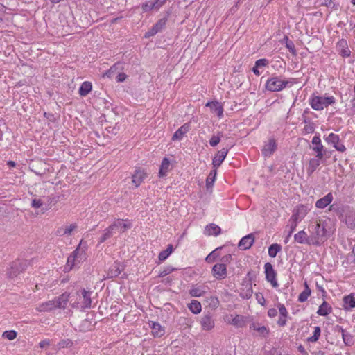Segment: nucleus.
Wrapping results in <instances>:
<instances>
[{
	"mask_svg": "<svg viewBox=\"0 0 355 355\" xmlns=\"http://www.w3.org/2000/svg\"><path fill=\"white\" fill-rule=\"evenodd\" d=\"M309 232L312 235L316 246H320L328 239L334 230L330 227L329 218L318 217L313 219L309 225Z\"/></svg>",
	"mask_w": 355,
	"mask_h": 355,
	"instance_id": "nucleus-1",
	"label": "nucleus"
},
{
	"mask_svg": "<svg viewBox=\"0 0 355 355\" xmlns=\"http://www.w3.org/2000/svg\"><path fill=\"white\" fill-rule=\"evenodd\" d=\"M92 293L85 289L77 291L71 296V306L73 309L85 310L92 306Z\"/></svg>",
	"mask_w": 355,
	"mask_h": 355,
	"instance_id": "nucleus-2",
	"label": "nucleus"
},
{
	"mask_svg": "<svg viewBox=\"0 0 355 355\" xmlns=\"http://www.w3.org/2000/svg\"><path fill=\"white\" fill-rule=\"evenodd\" d=\"M309 101H311V107L316 111H322L329 105L336 103V98L334 96H313Z\"/></svg>",
	"mask_w": 355,
	"mask_h": 355,
	"instance_id": "nucleus-3",
	"label": "nucleus"
},
{
	"mask_svg": "<svg viewBox=\"0 0 355 355\" xmlns=\"http://www.w3.org/2000/svg\"><path fill=\"white\" fill-rule=\"evenodd\" d=\"M289 81L287 80H282L279 76H272L266 82L265 89L270 92H277V91H282L289 84Z\"/></svg>",
	"mask_w": 355,
	"mask_h": 355,
	"instance_id": "nucleus-4",
	"label": "nucleus"
},
{
	"mask_svg": "<svg viewBox=\"0 0 355 355\" xmlns=\"http://www.w3.org/2000/svg\"><path fill=\"white\" fill-rule=\"evenodd\" d=\"M264 270L267 282H268L273 288H277L279 284L277 280V272L275 271L272 265L270 263H265Z\"/></svg>",
	"mask_w": 355,
	"mask_h": 355,
	"instance_id": "nucleus-5",
	"label": "nucleus"
},
{
	"mask_svg": "<svg viewBox=\"0 0 355 355\" xmlns=\"http://www.w3.org/2000/svg\"><path fill=\"white\" fill-rule=\"evenodd\" d=\"M294 239L300 244L316 246V243H315V241L311 236V234L308 235L304 230H300L298 232L295 233L294 235Z\"/></svg>",
	"mask_w": 355,
	"mask_h": 355,
	"instance_id": "nucleus-6",
	"label": "nucleus"
},
{
	"mask_svg": "<svg viewBox=\"0 0 355 355\" xmlns=\"http://www.w3.org/2000/svg\"><path fill=\"white\" fill-rule=\"evenodd\" d=\"M132 225L130 220L116 219L110 225L114 233H123L132 227Z\"/></svg>",
	"mask_w": 355,
	"mask_h": 355,
	"instance_id": "nucleus-7",
	"label": "nucleus"
},
{
	"mask_svg": "<svg viewBox=\"0 0 355 355\" xmlns=\"http://www.w3.org/2000/svg\"><path fill=\"white\" fill-rule=\"evenodd\" d=\"M312 146L311 149L316 153V156L319 158H323L325 154L324 146L322 144L321 139L319 135H315L312 139Z\"/></svg>",
	"mask_w": 355,
	"mask_h": 355,
	"instance_id": "nucleus-8",
	"label": "nucleus"
},
{
	"mask_svg": "<svg viewBox=\"0 0 355 355\" xmlns=\"http://www.w3.org/2000/svg\"><path fill=\"white\" fill-rule=\"evenodd\" d=\"M277 148V143L276 139L275 138H270L263 144L261 148V153L266 157H270L275 153Z\"/></svg>",
	"mask_w": 355,
	"mask_h": 355,
	"instance_id": "nucleus-9",
	"label": "nucleus"
},
{
	"mask_svg": "<svg viewBox=\"0 0 355 355\" xmlns=\"http://www.w3.org/2000/svg\"><path fill=\"white\" fill-rule=\"evenodd\" d=\"M224 320L227 324H232L236 327H243L245 324V318L239 314L236 315L232 314L226 315Z\"/></svg>",
	"mask_w": 355,
	"mask_h": 355,
	"instance_id": "nucleus-10",
	"label": "nucleus"
},
{
	"mask_svg": "<svg viewBox=\"0 0 355 355\" xmlns=\"http://www.w3.org/2000/svg\"><path fill=\"white\" fill-rule=\"evenodd\" d=\"M213 276L219 280L223 279L227 275V268L224 263L215 264L211 270Z\"/></svg>",
	"mask_w": 355,
	"mask_h": 355,
	"instance_id": "nucleus-11",
	"label": "nucleus"
},
{
	"mask_svg": "<svg viewBox=\"0 0 355 355\" xmlns=\"http://www.w3.org/2000/svg\"><path fill=\"white\" fill-rule=\"evenodd\" d=\"M255 236L253 233L244 236L239 243V248L242 250L250 249L254 243Z\"/></svg>",
	"mask_w": 355,
	"mask_h": 355,
	"instance_id": "nucleus-12",
	"label": "nucleus"
},
{
	"mask_svg": "<svg viewBox=\"0 0 355 355\" xmlns=\"http://www.w3.org/2000/svg\"><path fill=\"white\" fill-rule=\"evenodd\" d=\"M71 296L69 293H64L53 299L57 309H66L67 304L71 301Z\"/></svg>",
	"mask_w": 355,
	"mask_h": 355,
	"instance_id": "nucleus-13",
	"label": "nucleus"
},
{
	"mask_svg": "<svg viewBox=\"0 0 355 355\" xmlns=\"http://www.w3.org/2000/svg\"><path fill=\"white\" fill-rule=\"evenodd\" d=\"M227 153L228 150L226 148H222L220 150L216 153L212 160V165L214 168L217 169L221 165Z\"/></svg>",
	"mask_w": 355,
	"mask_h": 355,
	"instance_id": "nucleus-14",
	"label": "nucleus"
},
{
	"mask_svg": "<svg viewBox=\"0 0 355 355\" xmlns=\"http://www.w3.org/2000/svg\"><path fill=\"white\" fill-rule=\"evenodd\" d=\"M78 226L76 223H72L61 226L56 230V235L58 236H70L73 231H76Z\"/></svg>",
	"mask_w": 355,
	"mask_h": 355,
	"instance_id": "nucleus-15",
	"label": "nucleus"
},
{
	"mask_svg": "<svg viewBox=\"0 0 355 355\" xmlns=\"http://www.w3.org/2000/svg\"><path fill=\"white\" fill-rule=\"evenodd\" d=\"M146 178V173L140 168L135 171L132 176V183L135 188H137Z\"/></svg>",
	"mask_w": 355,
	"mask_h": 355,
	"instance_id": "nucleus-16",
	"label": "nucleus"
},
{
	"mask_svg": "<svg viewBox=\"0 0 355 355\" xmlns=\"http://www.w3.org/2000/svg\"><path fill=\"white\" fill-rule=\"evenodd\" d=\"M205 106L210 108L211 112L216 114L219 119L223 118L224 110L223 106L220 103L217 101H209L205 104Z\"/></svg>",
	"mask_w": 355,
	"mask_h": 355,
	"instance_id": "nucleus-17",
	"label": "nucleus"
},
{
	"mask_svg": "<svg viewBox=\"0 0 355 355\" xmlns=\"http://www.w3.org/2000/svg\"><path fill=\"white\" fill-rule=\"evenodd\" d=\"M343 306L345 311H349L355 309V293H351L345 295L343 298Z\"/></svg>",
	"mask_w": 355,
	"mask_h": 355,
	"instance_id": "nucleus-18",
	"label": "nucleus"
},
{
	"mask_svg": "<svg viewBox=\"0 0 355 355\" xmlns=\"http://www.w3.org/2000/svg\"><path fill=\"white\" fill-rule=\"evenodd\" d=\"M172 162L167 157L163 158L159 170V176H165L170 171L173 169Z\"/></svg>",
	"mask_w": 355,
	"mask_h": 355,
	"instance_id": "nucleus-19",
	"label": "nucleus"
},
{
	"mask_svg": "<svg viewBox=\"0 0 355 355\" xmlns=\"http://www.w3.org/2000/svg\"><path fill=\"white\" fill-rule=\"evenodd\" d=\"M323 158H319L317 156L313 158H311L308 162L306 167V173L309 175H311L314 171L317 170L321 164V160Z\"/></svg>",
	"mask_w": 355,
	"mask_h": 355,
	"instance_id": "nucleus-20",
	"label": "nucleus"
},
{
	"mask_svg": "<svg viewBox=\"0 0 355 355\" xmlns=\"http://www.w3.org/2000/svg\"><path fill=\"white\" fill-rule=\"evenodd\" d=\"M334 200V196L331 193H327L324 197L318 200L315 202V207L318 209L326 208Z\"/></svg>",
	"mask_w": 355,
	"mask_h": 355,
	"instance_id": "nucleus-21",
	"label": "nucleus"
},
{
	"mask_svg": "<svg viewBox=\"0 0 355 355\" xmlns=\"http://www.w3.org/2000/svg\"><path fill=\"white\" fill-rule=\"evenodd\" d=\"M309 209L308 208L303 205H300L297 207L292 218L296 221H300L302 220L306 214L308 213Z\"/></svg>",
	"mask_w": 355,
	"mask_h": 355,
	"instance_id": "nucleus-22",
	"label": "nucleus"
},
{
	"mask_svg": "<svg viewBox=\"0 0 355 355\" xmlns=\"http://www.w3.org/2000/svg\"><path fill=\"white\" fill-rule=\"evenodd\" d=\"M191 129L189 123L183 124L180 128H178L173 134L172 140H181L184 135L187 134Z\"/></svg>",
	"mask_w": 355,
	"mask_h": 355,
	"instance_id": "nucleus-23",
	"label": "nucleus"
},
{
	"mask_svg": "<svg viewBox=\"0 0 355 355\" xmlns=\"http://www.w3.org/2000/svg\"><path fill=\"white\" fill-rule=\"evenodd\" d=\"M57 309L53 299L45 302H42L37 305L35 309L37 311H51Z\"/></svg>",
	"mask_w": 355,
	"mask_h": 355,
	"instance_id": "nucleus-24",
	"label": "nucleus"
},
{
	"mask_svg": "<svg viewBox=\"0 0 355 355\" xmlns=\"http://www.w3.org/2000/svg\"><path fill=\"white\" fill-rule=\"evenodd\" d=\"M81 259L80 254V245L72 252V254L67 259V265L71 269L75 265L76 261H80Z\"/></svg>",
	"mask_w": 355,
	"mask_h": 355,
	"instance_id": "nucleus-25",
	"label": "nucleus"
},
{
	"mask_svg": "<svg viewBox=\"0 0 355 355\" xmlns=\"http://www.w3.org/2000/svg\"><path fill=\"white\" fill-rule=\"evenodd\" d=\"M202 329L205 331H211L214 327V321L210 315H205L200 320Z\"/></svg>",
	"mask_w": 355,
	"mask_h": 355,
	"instance_id": "nucleus-26",
	"label": "nucleus"
},
{
	"mask_svg": "<svg viewBox=\"0 0 355 355\" xmlns=\"http://www.w3.org/2000/svg\"><path fill=\"white\" fill-rule=\"evenodd\" d=\"M92 90V84L89 81H85L80 85L78 94L81 96H86Z\"/></svg>",
	"mask_w": 355,
	"mask_h": 355,
	"instance_id": "nucleus-27",
	"label": "nucleus"
},
{
	"mask_svg": "<svg viewBox=\"0 0 355 355\" xmlns=\"http://www.w3.org/2000/svg\"><path fill=\"white\" fill-rule=\"evenodd\" d=\"M220 228L216 224L211 223L207 225L205 228V233L208 236L214 235L218 236L220 233Z\"/></svg>",
	"mask_w": 355,
	"mask_h": 355,
	"instance_id": "nucleus-28",
	"label": "nucleus"
},
{
	"mask_svg": "<svg viewBox=\"0 0 355 355\" xmlns=\"http://www.w3.org/2000/svg\"><path fill=\"white\" fill-rule=\"evenodd\" d=\"M331 313H332V307L324 300L317 311V313L320 315L325 316Z\"/></svg>",
	"mask_w": 355,
	"mask_h": 355,
	"instance_id": "nucleus-29",
	"label": "nucleus"
},
{
	"mask_svg": "<svg viewBox=\"0 0 355 355\" xmlns=\"http://www.w3.org/2000/svg\"><path fill=\"white\" fill-rule=\"evenodd\" d=\"M122 270L120 263L115 261L110 268L108 275L110 277H116L121 272Z\"/></svg>",
	"mask_w": 355,
	"mask_h": 355,
	"instance_id": "nucleus-30",
	"label": "nucleus"
},
{
	"mask_svg": "<svg viewBox=\"0 0 355 355\" xmlns=\"http://www.w3.org/2000/svg\"><path fill=\"white\" fill-rule=\"evenodd\" d=\"M338 46L340 49V53L343 58H347L350 55V51L345 40H341L339 41Z\"/></svg>",
	"mask_w": 355,
	"mask_h": 355,
	"instance_id": "nucleus-31",
	"label": "nucleus"
},
{
	"mask_svg": "<svg viewBox=\"0 0 355 355\" xmlns=\"http://www.w3.org/2000/svg\"><path fill=\"white\" fill-rule=\"evenodd\" d=\"M250 329L258 332L260 335L266 336L269 334L268 328L257 323H253L250 326Z\"/></svg>",
	"mask_w": 355,
	"mask_h": 355,
	"instance_id": "nucleus-32",
	"label": "nucleus"
},
{
	"mask_svg": "<svg viewBox=\"0 0 355 355\" xmlns=\"http://www.w3.org/2000/svg\"><path fill=\"white\" fill-rule=\"evenodd\" d=\"M304 290L302 291L298 296V301L304 302L307 300L308 297L311 295V290L309 288L306 282L304 283Z\"/></svg>",
	"mask_w": 355,
	"mask_h": 355,
	"instance_id": "nucleus-33",
	"label": "nucleus"
},
{
	"mask_svg": "<svg viewBox=\"0 0 355 355\" xmlns=\"http://www.w3.org/2000/svg\"><path fill=\"white\" fill-rule=\"evenodd\" d=\"M114 234V230L110 227V225L107 227L102 233L101 236L99 238L98 243H102L107 241L108 239L111 238Z\"/></svg>",
	"mask_w": 355,
	"mask_h": 355,
	"instance_id": "nucleus-34",
	"label": "nucleus"
},
{
	"mask_svg": "<svg viewBox=\"0 0 355 355\" xmlns=\"http://www.w3.org/2000/svg\"><path fill=\"white\" fill-rule=\"evenodd\" d=\"M187 308L195 314H198L202 311L201 304L196 300H193L190 304H187Z\"/></svg>",
	"mask_w": 355,
	"mask_h": 355,
	"instance_id": "nucleus-35",
	"label": "nucleus"
},
{
	"mask_svg": "<svg viewBox=\"0 0 355 355\" xmlns=\"http://www.w3.org/2000/svg\"><path fill=\"white\" fill-rule=\"evenodd\" d=\"M173 245L170 244L166 247V249L164 251H161L159 253L158 258L159 260L162 261H164L166 258H168L171 254L173 253Z\"/></svg>",
	"mask_w": 355,
	"mask_h": 355,
	"instance_id": "nucleus-36",
	"label": "nucleus"
},
{
	"mask_svg": "<svg viewBox=\"0 0 355 355\" xmlns=\"http://www.w3.org/2000/svg\"><path fill=\"white\" fill-rule=\"evenodd\" d=\"M203 286H193L189 291L190 295L192 297H200L205 293Z\"/></svg>",
	"mask_w": 355,
	"mask_h": 355,
	"instance_id": "nucleus-37",
	"label": "nucleus"
},
{
	"mask_svg": "<svg viewBox=\"0 0 355 355\" xmlns=\"http://www.w3.org/2000/svg\"><path fill=\"white\" fill-rule=\"evenodd\" d=\"M281 250H282L281 245L277 243L270 245L269 246L268 250V255L270 257L274 258L277 256V253L281 251Z\"/></svg>",
	"mask_w": 355,
	"mask_h": 355,
	"instance_id": "nucleus-38",
	"label": "nucleus"
},
{
	"mask_svg": "<svg viewBox=\"0 0 355 355\" xmlns=\"http://www.w3.org/2000/svg\"><path fill=\"white\" fill-rule=\"evenodd\" d=\"M324 139L327 144H331L334 146L340 141L339 135L334 132H330Z\"/></svg>",
	"mask_w": 355,
	"mask_h": 355,
	"instance_id": "nucleus-39",
	"label": "nucleus"
},
{
	"mask_svg": "<svg viewBox=\"0 0 355 355\" xmlns=\"http://www.w3.org/2000/svg\"><path fill=\"white\" fill-rule=\"evenodd\" d=\"M216 174H217V169H216V168H214V170H212L209 173V174H208V177H207V178H206L207 187H209L214 184V182H215Z\"/></svg>",
	"mask_w": 355,
	"mask_h": 355,
	"instance_id": "nucleus-40",
	"label": "nucleus"
},
{
	"mask_svg": "<svg viewBox=\"0 0 355 355\" xmlns=\"http://www.w3.org/2000/svg\"><path fill=\"white\" fill-rule=\"evenodd\" d=\"M321 334V329L320 327H315L313 331V335L307 338V340L311 343H315L318 340Z\"/></svg>",
	"mask_w": 355,
	"mask_h": 355,
	"instance_id": "nucleus-41",
	"label": "nucleus"
},
{
	"mask_svg": "<svg viewBox=\"0 0 355 355\" xmlns=\"http://www.w3.org/2000/svg\"><path fill=\"white\" fill-rule=\"evenodd\" d=\"M17 335V333L16 331L10 330V331H3V334H1V336H3V338H6L8 340H13L16 338Z\"/></svg>",
	"mask_w": 355,
	"mask_h": 355,
	"instance_id": "nucleus-42",
	"label": "nucleus"
},
{
	"mask_svg": "<svg viewBox=\"0 0 355 355\" xmlns=\"http://www.w3.org/2000/svg\"><path fill=\"white\" fill-rule=\"evenodd\" d=\"M208 304L213 309H216L219 306V300L217 297L211 296L208 299Z\"/></svg>",
	"mask_w": 355,
	"mask_h": 355,
	"instance_id": "nucleus-43",
	"label": "nucleus"
},
{
	"mask_svg": "<svg viewBox=\"0 0 355 355\" xmlns=\"http://www.w3.org/2000/svg\"><path fill=\"white\" fill-rule=\"evenodd\" d=\"M286 40H288V37H286ZM286 48L288 50L289 52L292 53L293 55H297L296 49L294 43L292 41H287L286 42Z\"/></svg>",
	"mask_w": 355,
	"mask_h": 355,
	"instance_id": "nucleus-44",
	"label": "nucleus"
},
{
	"mask_svg": "<svg viewBox=\"0 0 355 355\" xmlns=\"http://www.w3.org/2000/svg\"><path fill=\"white\" fill-rule=\"evenodd\" d=\"M220 248H216L214 251L210 252L209 254H208L207 255V257H205V261L208 263H211L213 262L216 258L218 256V254L216 252L217 250H218Z\"/></svg>",
	"mask_w": 355,
	"mask_h": 355,
	"instance_id": "nucleus-45",
	"label": "nucleus"
},
{
	"mask_svg": "<svg viewBox=\"0 0 355 355\" xmlns=\"http://www.w3.org/2000/svg\"><path fill=\"white\" fill-rule=\"evenodd\" d=\"M255 297H256V300H257V302L260 305H261L263 306H264L266 305V300H265L264 296L262 293H256Z\"/></svg>",
	"mask_w": 355,
	"mask_h": 355,
	"instance_id": "nucleus-46",
	"label": "nucleus"
},
{
	"mask_svg": "<svg viewBox=\"0 0 355 355\" xmlns=\"http://www.w3.org/2000/svg\"><path fill=\"white\" fill-rule=\"evenodd\" d=\"M220 141V135H213L210 139L209 143L212 147H215L219 144Z\"/></svg>",
	"mask_w": 355,
	"mask_h": 355,
	"instance_id": "nucleus-47",
	"label": "nucleus"
},
{
	"mask_svg": "<svg viewBox=\"0 0 355 355\" xmlns=\"http://www.w3.org/2000/svg\"><path fill=\"white\" fill-rule=\"evenodd\" d=\"M268 60L266 58H261L259 59L255 62V65H257V67L261 68V67H266L268 64Z\"/></svg>",
	"mask_w": 355,
	"mask_h": 355,
	"instance_id": "nucleus-48",
	"label": "nucleus"
},
{
	"mask_svg": "<svg viewBox=\"0 0 355 355\" xmlns=\"http://www.w3.org/2000/svg\"><path fill=\"white\" fill-rule=\"evenodd\" d=\"M73 342L70 339H64L59 343V345L60 347H71L73 346Z\"/></svg>",
	"mask_w": 355,
	"mask_h": 355,
	"instance_id": "nucleus-49",
	"label": "nucleus"
},
{
	"mask_svg": "<svg viewBox=\"0 0 355 355\" xmlns=\"http://www.w3.org/2000/svg\"><path fill=\"white\" fill-rule=\"evenodd\" d=\"M120 65H121V64L119 62L114 64L112 67H110V69H108L107 71V73H105V75H107V76H110L112 73H114L115 71H116L119 69Z\"/></svg>",
	"mask_w": 355,
	"mask_h": 355,
	"instance_id": "nucleus-50",
	"label": "nucleus"
},
{
	"mask_svg": "<svg viewBox=\"0 0 355 355\" xmlns=\"http://www.w3.org/2000/svg\"><path fill=\"white\" fill-rule=\"evenodd\" d=\"M277 308L280 315L288 316L287 310L284 304L279 303L277 304Z\"/></svg>",
	"mask_w": 355,
	"mask_h": 355,
	"instance_id": "nucleus-51",
	"label": "nucleus"
},
{
	"mask_svg": "<svg viewBox=\"0 0 355 355\" xmlns=\"http://www.w3.org/2000/svg\"><path fill=\"white\" fill-rule=\"evenodd\" d=\"M241 296L243 297V298H246V299H248V298H250V297L252 296V286L250 285L248 286V288L246 291V292L245 293H241Z\"/></svg>",
	"mask_w": 355,
	"mask_h": 355,
	"instance_id": "nucleus-52",
	"label": "nucleus"
},
{
	"mask_svg": "<svg viewBox=\"0 0 355 355\" xmlns=\"http://www.w3.org/2000/svg\"><path fill=\"white\" fill-rule=\"evenodd\" d=\"M42 205V200L37 198L32 200L31 206L35 209H39Z\"/></svg>",
	"mask_w": 355,
	"mask_h": 355,
	"instance_id": "nucleus-53",
	"label": "nucleus"
},
{
	"mask_svg": "<svg viewBox=\"0 0 355 355\" xmlns=\"http://www.w3.org/2000/svg\"><path fill=\"white\" fill-rule=\"evenodd\" d=\"M286 318L287 316L279 315V320L277 321V324L279 327H284L286 324Z\"/></svg>",
	"mask_w": 355,
	"mask_h": 355,
	"instance_id": "nucleus-54",
	"label": "nucleus"
},
{
	"mask_svg": "<svg viewBox=\"0 0 355 355\" xmlns=\"http://www.w3.org/2000/svg\"><path fill=\"white\" fill-rule=\"evenodd\" d=\"M50 345H51V342L48 339L42 340L39 343V347L40 348H46V347H49Z\"/></svg>",
	"mask_w": 355,
	"mask_h": 355,
	"instance_id": "nucleus-55",
	"label": "nucleus"
},
{
	"mask_svg": "<svg viewBox=\"0 0 355 355\" xmlns=\"http://www.w3.org/2000/svg\"><path fill=\"white\" fill-rule=\"evenodd\" d=\"M334 147L338 150V152H344L346 150V148L344 146V144L340 143L338 141L336 145L334 146Z\"/></svg>",
	"mask_w": 355,
	"mask_h": 355,
	"instance_id": "nucleus-56",
	"label": "nucleus"
},
{
	"mask_svg": "<svg viewBox=\"0 0 355 355\" xmlns=\"http://www.w3.org/2000/svg\"><path fill=\"white\" fill-rule=\"evenodd\" d=\"M267 315L268 317L274 318L277 315V311L275 308L269 309L267 311Z\"/></svg>",
	"mask_w": 355,
	"mask_h": 355,
	"instance_id": "nucleus-57",
	"label": "nucleus"
},
{
	"mask_svg": "<svg viewBox=\"0 0 355 355\" xmlns=\"http://www.w3.org/2000/svg\"><path fill=\"white\" fill-rule=\"evenodd\" d=\"M126 78H127V75L124 73H119L116 76V81L119 83L123 82Z\"/></svg>",
	"mask_w": 355,
	"mask_h": 355,
	"instance_id": "nucleus-58",
	"label": "nucleus"
},
{
	"mask_svg": "<svg viewBox=\"0 0 355 355\" xmlns=\"http://www.w3.org/2000/svg\"><path fill=\"white\" fill-rule=\"evenodd\" d=\"M342 337H343L344 343L346 345H348L349 342V335L346 334L343 329H342Z\"/></svg>",
	"mask_w": 355,
	"mask_h": 355,
	"instance_id": "nucleus-59",
	"label": "nucleus"
},
{
	"mask_svg": "<svg viewBox=\"0 0 355 355\" xmlns=\"http://www.w3.org/2000/svg\"><path fill=\"white\" fill-rule=\"evenodd\" d=\"M6 8L2 5L0 4V22L2 21V17L6 13Z\"/></svg>",
	"mask_w": 355,
	"mask_h": 355,
	"instance_id": "nucleus-60",
	"label": "nucleus"
},
{
	"mask_svg": "<svg viewBox=\"0 0 355 355\" xmlns=\"http://www.w3.org/2000/svg\"><path fill=\"white\" fill-rule=\"evenodd\" d=\"M166 21L165 18L160 19L159 23L157 24V31L158 28H162L165 25Z\"/></svg>",
	"mask_w": 355,
	"mask_h": 355,
	"instance_id": "nucleus-61",
	"label": "nucleus"
},
{
	"mask_svg": "<svg viewBox=\"0 0 355 355\" xmlns=\"http://www.w3.org/2000/svg\"><path fill=\"white\" fill-rule=\"evenodd\" d=\"M321 5L326 6V7H330L332 5V0H321Z\"/></svg>",
	"mask_w": 355,
	"mask_h": 355,
	"instance_id": "nucleus-62",
	"label": "nucleus"
},
{
	"mask_svg": "<svg viewBox=\"0 0 355 355\" xmlns=\"http://www.w3.org/2000/svg\"><path fill=\"white\" fill-rule=\"evenodd\" d=\"M164 331L160 326L157 324V336H162L164 334Z\"/></svg>",
	"mask_w": 355,
	"mask_h": 355,
	"instance_id": "nucleus-63",
	"label": "nucleus"
},
{
	"mask_svg": "<svg viewBox=\"0 0 355 355\" xmlns=\"http://www.w3.org/2000/svg\"><path fill=\"white\" fill-rule=\"evenodd\" d=\"M252 71L257 76H259L261 74V71H259V67H257V65H254V68L252 69Z\"/></svg>",
	"mask_w": 355,
	"mask_h": 355,
	"instance_id": "nucleus-64",
	"label": "nucleus"
}]
</instances>
